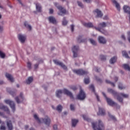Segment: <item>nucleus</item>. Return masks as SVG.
I'll use <instances>...</instances> for the list:
<instances>
[{"label": "nucleus", "instance_id": "10", "mask_svg": "<svg viewBox=\"0 0 130 130\" xmlns=\"http://www.w3.org/2000/svg\"><path fill=\"white\" fill-rule=\"evenodd\" d=\"M54 6H55V7H56V8L58 9V10H59L60 12L62 13V14H66V13H67V10H66L64 8L62 7L61 6L58 5V3H54Z\"/></svg>", "mask_w": 130, "mask_h": 130}, {"label": "nucleus", "instance_id": "20", "mask_svg": "<svg viewBox=\"0 0 130 130\" xmlns=\"http://www.w3.org/2000/svg\"><path fill=\"white\" fill-rule=\"evenodd\" d=\"M77 42L78 43H82L83 42H87V39H82V36H79L77 38Z\"/></svg>", "mask_w": 130, "mask_h": 130}, {"label": "nucleus", "instance_id": "16", "mask_svg": "<svg viewBox=\"0 0 130 130\" xmlns=\"http://www.w3.org/2000/svg\"><path fill=\"white\" fill-rule=\"evenodd\" d=\"M89 89L92 91V92L94 93L98 101H100V99H99V95H98V94H97V93L95 92V87H94V85L93 84L90 85L89 86Z\"/></svg>", "mask_w": 130, "mask_h": 130}, {"label": "nucleus", "instance_id": "11", "mask_svg": "<svg viewBox=\"0 0 130 130\" xmlns=\"http://www.w3.org/2000/svg\"><path fill=\"white\" fill-rule=\"evenodd\" d=\"M53 62L57 66H59V67H61V68H62L63 70H67L68 69L67 66H66L64 64L62 63V62H60L57 60H53Z\"/></svg>", "mask_w": 130, "mask_h": 130}, {"label": "nucleus", "instance_id": "37", "mask_svg": "<svg viewBox=\"0 0 130 130\" xmlns=\"http://www.w3.org/2000/svg\"><path fill=\"white\" fill-rule=\"evenodd\" d=\"M118 95L119 97H120V96H122V97H123L124 98H127L128 97V95L127 94H125L123 93H118Z\"/></svg>", "mask_w": 130, "mask_h": 130}, {"label": "nucleus", "instance_id": "28", "mask_svg": "<svg viewBox=\"0 0 130 130\" xmlns=\"http://www.w3.org/2000/svg\"><path fill=\"white\" fill-rule=\"evenodd\" d=\"M79 122V120L76 119H72V127H76L77 125V123Z\"/></svg>", "mask_w": 130, "mask_h": 130}, {"label": "nucleus", "instance_id": "33", "mask_svg": "<svg viewBox=\"0 0 130 130\" xmlns=\"http://www.w3.org/2000/svg\"><path fill=\"white\" fill-rule=\"evenodd\" d=\"M56 110L58 112H61V111H62V106L60 105H58L56 108Z\"/></svg>", "mask_w": 130, "mask_h": 130}, {"label": "nucleus", "instance_id": "55", "mask_svg": "<svg viewBox=\"0 0 130 130\" xmlns=\"http://www.w3.org/2000/svg\"><path fill=\"white\" fill-rule=\"evenodd\" d=\"M53 127L54 130H57V125H54Z\"/></svg>", "mask_w": 130, "mask_h": 130}, {"label": "nucleus", "instance_id": "53", "mask_svg": "<svg viewBox=\"0 0 130 130\" xmlns=\"http://www.w3.org/2000/svg\"><path fill=\"white\" fill-rule=\"evenodd\" d=\"M71 29L72 32H74V30L75 29V25H74V24H72L71 25Z\"/></svg>", "mask_w": 130, "mask_h": 130}, {"label": "nucleus", "instance_id": "13", "mask_svg": "<svg viewBox=\"0 0 130 130\" xmlns=\"http://www.w3.org/2000/svg\"><path fill=\"white\" fill-rule=\"evenodd\" d=\"M48 20L49 21V23L53 24V25H56V24H57V21H56V19L53 16L49 17Z\"/></svg>", "mask_w": 130, "mask_h": 130}, {"label": "nucleus", "instance_id": "54", "mask_svg": "<svg viewBox=\"0 0 130 130\" xmlns=\"http://www.w3.org/2000/svg\"><path fill=\"white\" fill-rule=\"evenodd\" d=\"M49 14H50L51 15L53 14V9H49Z\"/></svg>", "mask_w": 130, "mask_h": 130}, {"label": "nucleus", "instance_id": "5", "mask_svg": "<svg viewBox=\"0 0 130 130\" xmlns=\"http://www.w3.org/2000/svg\"><path fill=\"white\" fill-rule=\"evenodd\" d=\"M73 72L74 74H76V75H78L79 76H84V75H88L89 74L88 71H86L83 69H75L73 70Z\"/></svg>", "mask_w": 130, "mask_h": 130}, {"label": "nucleus", "instance_id": "26", "mask_svg": "<svg viewBox=\"0 0 130 130\" xmlns=\"http://www.w3.org/2000/svg\"><path fill=\"white\" fill-rule=\"evenodd\" d=\"M83 25L84 27H86V28H93V23H92V22H84Z\"/></svg>", "mask_w": 130, "mask_h": 130}, {"label": "nucleus", "instance_id": "45", "mask_svg": "<svg viewBox=\"0 0 130 130\" xmlns=\"http://www.w3.org/2000/svg\"><path fill=\"white\" fill-rule=\"evenodd\" d=\"M95 80L97 81V82L100 83V84L102 83V80L101 79H100L99 77L97 76H95Z\"/></svg>", "mask_w": 130, "mask_h": 130}, {"label": "nucleus", "instance_id": "41", "mask_svg": "<svg viewBox=\"0 0 130 130\" xmlns=\"http://www.w3.org/2000/svg\"><path fill=\"white\" fill-rule=\"evenodd\" d=\"M77 4H78V6H79V7H80V8H84V5L83 4V3H82V2L80 1H77Z\"/></svg>", "mask_w": 130, "mask_h": 130}, {"label": "nucleus", "instance_id": "58", "mask_svg": "<svg viewBox=\"0 0 130 130\" xmlns=\"http://www.w3.org/2000/svg\"><path fill=\"white\" fill-rule=\"evenodd\" d=\"M128 40L129 42L130 43V31L128 32Z\"/></svg>", "mask_w": 130, "mask_h": 130}, {"label": "nucleus", "instance_id": "21", "mask_svg": "<svg viewBox=\"0 0 130 130\" xmlns=\"http://www.w3.org/2000/svg\"><path fill=\"white\" fill-rule=\"evenodd\" d=\"M99 112L98 115H105V110L102 108L99 107Z\"/></svg>", "mask_w": 130, "mask_h": 130}, {"label": "nucleus", "instance_id": "22", "mask_svg": "<svg viewBox=\"0 0 130 130\" xmlns=\"http://www.w3.org/2000/svg\"><path fill=\"white\" fill-rule=\"evenodd\" d=\"M117 60V57L116 56H113L109 60V62L111 64H114Z\"/></svg>", "mask_w": 130, "mask_h": 130}, {"label": "nucleus", "instance_id": "18", "mask_svg": "<svg viewBox=\"0 0 130 130\" xmlns=\"http://www.w3.org/2000/svg\"><path fill=\"white\" fill-rule=\"evenodd\" d=\"M5 76L6 78H8V80H9V81H10V82H11L12 83L14 82V78H13V76H12V75L7 73H6Z\"/></svg>", "mask_w": 130, "mask_h": 130}, {"label": "nucleus", "instance_id": "15", "mask_svg": "<svg viewBox=\"0 0 130 130\" xmlns=\"http://www.w3.org/2000/svg\"><path fill=\"white\" fill-rule=\"evenodd\" d=\"M18 38L21 43H24L26 40V37L24 35L18 34Z\"/></svg>", "mask_w": 130, "mask_h": 130}, {"label": "nucleus", "instance_id": "14", "mask_svg": "<svg viewBox=\"0 0 130 130\" xmlns=\"http://www.w3.org/2000/svg\"><path fill=\"white\" fill-rule=\"evenodd\" d=\"M98 41L99 43H100L101 44H106L107 42L106 39L102 36H99Z\"/></svg>", "mask_w": 130, "mask_h": 130}, {"label": "nucleus", "instance_id": "43", "mask_svg": "<svg viewBox=\"0 0 130 130\" xmlns=\"http://www.w3.org/2000/svg\"><path fill=\"white\" fill-rule=\"evenodd\" d=\"M118 88L120 89V90H122L123 89H124V87H123V86L122 85V83H119L118 84Z\"/></svg>", "mask_w": 130, "mask_h": 130}, {"label": "nucleus", "instance_id": "47", "mask_svg": "<svg viewBox=\"0 0 130 130\" xmlns=\"http://www.w3.org/2000/svg\"><path fill=\"white\" fill-rule=\"evenodd\" d=\"M5 56H6V54L3 53L2 51H0V57H1V58H5Z\"/></svg>", "mask_w": 130, "mask_h": 130}, {"label": "nucleus", "instance_id": "31", "mask_svg": "<svg viewBox=\"0 0 130 130\" xmlns=\"http://www.w3.org/2000/svg\"><path fill=\"white\" fill-rule=\"evenodd\" d=\"M24 25L25 27L27 28V29H29V31H31L32 30V26H31V25H30L29 23H28V22L25 21L24 23Z\"/></svg>", "mask_w": 130, "mask_h": 130}, {"label": "nucleus", "instance_id": "59", "mask_svg": "<svg viewBox=\"0 0 130 130\" xmlns=\"http://www.w3.org/2000/svg\"><path fill=\"white\" fill-rule=\"evenodd\" d=\"M3 31H4V27L0 26V32H3Z\"/></svg>", "mask_w": 130, "mask_h": 130}, {"label": "nucleus", "instance_id": "50", "mask_svg": "<svg viewBox=\"0 0 130 130\" xmlns=\"http://www.w3.org/2000/svg\"><path fill=\"white\" fill-rule=\"evenodd\" d=\"M109 114V117H110V118H112V119H113V120H116V119L115 118V117H114V116H113L112 115L110 114V113H108Z\"/></svg>", "mask_w": 130, "mask_h": 130}, {"label": "nucleus", "instance_id": "61", "mask_svg": "<svg viewBox=\"0 0 130 130\" xmlns=\"http://www.w3.org/2000/svg\"><path fill=\"white\" fill-rule=\"evenodd\" d=\"M7 92H9L10 94H13V92H12V91H10V88H7Z\"/></svg>", "mask_w": 130, "mask_h": 130}, {"label": "nucleus", "instance_id": "27", "mask_svg": "<svg viewBox=\"0 0 130 130\" xmlns=\"http://www.w3.org/2000/svg\"><path fill=\"white\" fill-rule=\"evenodd\" d=\"M7 126L8 127V130H13V124H12L11 120H8L7 122Z\"/></svg>", "mask_w": 130, "mask_h": 130}, {"label": "nucleus", "instance_id": "7", "mask_svg": "<svg viewBox=\"0 0 130 130\" xmlns=\"http://www.w3.org/2000/svg\"><path fill=\"white\" fill-rule=\"evenodd\" d=\"M85 98H86V94H85V92L83 90H81L80 91L79 94L77 95V99L78 100H85Z\"/></svg>", "mask_w": 130, "mask_h": 130}, {"label": "nucleus", "instance_id": "17", "mask_svg": "<svg viewBox=\"0 0 130 130\" xmlns=\"http://www.w3.org/2000/svg\"><path fill=\"white\" fill-rule=\"evenodd\" d=\"M0 109H3L4 111H6L8 114L10 113V110L7 106L4 105L3 104H0Z\"/></svg>", "mask_w": 130, "mask_h": 130}, {"label": "nucleus", "instance_id": "3", "mask_svg": "<svg viewBox=\"0 0 130 130\" xmlns=\"http://www.w3.org/2000/svg\"><path fill=\"white\" fill-rule=\"evenodd\" d=\"M108 92L109 93H111V94H112L114 97H117V100H118L120 103H122L123 100L121 98V97L119 96V95L117 92H116V91L111 88H108Z\"/></svg>", "mask_w": 130, "mask_h": 130}, {"label": "nucleus", "instance_id": "29", "mask_svg": "<svg viewBox=\"0 0 130 130\" xmlns=\"http://www.w3.org/2000/svg\"><path fill=\"white\" fill-rule=\"evenodd\" d=\"M112 3L115 5L117 10L120 11V5H119V4L117 3V2L115 0H112Z\"/></svg>", "mask_w": 130, "mask_h": 130}, {"label": "nucleus", "instance_id": "6", "mask_svg": "<svg viewBox=\"0 0 130 130\" xmlns=\"http://www.w3.org/2000/svg\"><path fill=\"white\" fill-rule=\"evenodd\" d=\"M80 48L79 46H74L72 48V52L73 53V57H78V52Z\"/></svg>", "mask_w": 130, "mask_h": 130}, {"label": "nucleus", "instance_id": "49", "mask_svg": "<svg viewBox=\"0 0 130 130\" xmlns=\"http://www.w3.org/2000/svg\"><path fill=\"white\" fill-rule=\"evenodd\" d=\"M31 66H32V64L29 61L27 62V68L29 70H31L32 69V67H31Z\"/></svg>", "mask_w": 130, "mask_h": 130}, {"label": "nucleus", "instance_id": "8", "mask_svg": "<svg viewBox=\"0 0 130 130\" xmlns=\"http://www.w3.org/2000/svg\"><path fill=\"white\" fill-rule=\"evenodd\" d=\"M41 120L42 122L46 124V125L49 126L51 121L50 118L48 116H46L44 118H42Z\"/></svg>", "mask_w": 130, "mask_h": 130}, {"label": "nucleus", "instance_id": "34", "mask_svg": "<svg viewBox=\"0 0 130 130\" xmlns=\"http://www.w3.org/2000/svg\"><path fill=\"white\" fill-rule=\"evenodd\" d=\"M106 83H107V84H110L112 87H115V84H114V83L108 80H106Z\"/></svg>", "mask_w": 130, "mask_h": 130}, {"label": "nucleus", "instance_id": "56", "mask_svg": "<svg viewBox=\"0 0 130 130\" xmlns=\"http://www.w3.org/2000/svg\"><path fill=\"white\" fill-rule=\"evenodd\" d=\"M39 66V63H36L34 65L35 70H36V69L38 68Z\"/></svg>", "mask_w": 130, "mask_h": 130}, {"label": "nucleus", "instance_id": "32", "mask_svg": "<svg viewBox=\"0 0 130 130\" xmlns=\"http://www.w3.org/2000/svg\"><path fill=\"white\" fill-rule=\"evenodd\" d=\"M33 82V77H29L28 78L27 80H26V84L27 85H30L31 82Z\"/></svg>", "mask_w": 130, "mask_h": 130}, {"label": "nucleus", "instance_id": "44", "mask_svg": "<svg viewBox=\"0 0 130 130\" xmlns=\"http://www.w3.org/2000/svg\"><path fill=\"white\" fill-rule=\"evenodd\" d=\"M62 23L63 26H66V25L68 24V21H67V20H66V17H63Z\"/></svg>", "mask_w": 130, "mask_h": 130}, {"label": "nucleus", "instance_id": "12", "mask_svg": "<svg viewBox=\"0 0 130 130\" xmlns=\"http://www.w3.org/2000/svg\"><path fill=\"white\" fill-rule=\"evenodd\" d=\"M19 97L20 99H19V96H16L15 98V100L16 101L17 103H18V104H19V103H21V102H23V101H24V96L23 94V92H20L19 94Z\"/></svg>", "mask_w": 130, "mask_h": 130}, {"label": "nucleus", "instance_id": "64", "mask_svg": "<svg viewBox=\"0 0 130 130\" xmlns=\"http://www.w3.org/2000/svg\"><path fill=\"white\" fill-rule=\"evenodd\" d=\"M108 16L107 15H106L104 17V20H108Z\"/></svg>", "mask_w": 130, "mask_h": 130}, {"label": "nucleus", "instance_id": "52", "mask_svg": "<svg viewBox=\"0 0 130 130\" xmlns=\"http://www.w3.org/2000/svg\"><path fill=\"white\" fill-rule=\"evenodd\" d=\"M70 89H72V90H73V91H76L77 90V87L76 86H71L70 87Z\"/></svg>", "mask_w": 130, "mask_h": 130}, {"label": "nucleus", "instance_id": "2", "mask_svg": "<svg viewBox=\"0 0 130 130\" xmlns=\"http://www.w3.org/2000/svg\"><path fill=\"white\" fill-rule=\"evenodd\" d=\"M92 127L94 130H105V127L102 121L99 120L98 122H92Z\"/></svg>", "mask_w": 130, "mask_h": 130}, {"label": "nucleus", "instance_id": "1", "mask_svg": "<svg viewBox=\"0 0 130 130\" xmlns=\"http://www.w3.org/2000/svg\"><path fill=\"white\" fill-rule=\"evenodd\" d=\"M63 93V94H65V95L69 96L71 99H74V95H73V93H72V92L70 91L66 88H64L63 90H57L55 92L56 96H57V98H61Z\"/></svg>", "mask_w": 130, "mask_h": 130}, {"label": "nucleus", "instance_id": "63", "mask_svg": "<svg viewBox=\"0 0 130 130\" xmlns=\"http://www.w3.org/2000/svg\"><path fill=\"white\" fill-rule=\"evenodd\" d=\"M114 80H115V82H117V81H118V77H115Z\"/></svg>", "mask_w": 130, "mask_h": 130}, {"label": "nucleus", "instance_id": "4", "mask_svg": "<svg viewBox=\"0 0 130 130\" xmlns=\"http://www.w3.org/2000/svg\"><path fill=\"white\" fill-rule=\"evenodd\" d=\"M102 94H103V96L105 97L108 104L109 105H110V106H117V104L116 103L114 102V101H113L112 100H111V99L108 98L107 97V96L106 95V94H105V93L102 92Z\"/></svg>", "mask_w": 130, "mask_h": 130}, {"label": "nucleus", "instance_id": "48", "mask_svg": "<svg viewBox=\"0 0 130 130\" xmlns=\"http://www.w3.org/2000/svg\"><path fill=\"white\" fill-rule=\"evenodd\" d=\"M70 109L72 110V111H75V109H76V108H75V106L73 104L70 105Z\"/></svg>", "mask_w": 130, "mask_h": 130}, {"label": "nucleus", "instance_id": "19", "mask_svg": "<svg viewBox=\"0 0 130 130\" xmlns=\"http://www.w3.org/2000/svg\"><path fill=\"white\" fill-rule=\"evenodd\" d=\"M95 30H96L97 31H99V32H101V33H102V34H104V35H106L107 36L108 35V32H107V31L105 30H102L100 28H97V27H94Z\"/></svg>", "mask_w": 130, "mask_h": 130}, {"label": "nucleus", "instance_id": "51", "mask_svg": "<svg viewBox=\"0 0 130 130\" xmlns=\"http://www.w3.org/2000/svg\"><path fill=\"white\" fill-rule=\"evenodd\" d=\"M34 117L35 119H36V120H38L39 122H40V120L39 119V118L38 117V116H37V115L35 114L34 115Z\"/></svg>", "mask_w": 130, "mask_h": 130}, {"label": "nucleus", "instance_id": "24", "mask_svg": "<svg viewBox=\"0 0 130 130\" xmlns=\"http://www.w3.org/2000/svg\"><path fill=\"white\" fill-rule=\"evenodd\" d=\"M95 13H96L97 15L96 17L98 18H102L103 16V14L102 13V12H101V11L96 9L94 11Z\"/></svg>", "mask_w": 130, "mask_h": 130}, {"label": "nucleus", "instance_id": "60", "mask_svg": "<svg viewBox=\"0 0 130 130\" xmlns=\"http://www.w3.org/2000/svg\"><path fill=\"white\" fill-rule=\"evenodd\" d=\"M91 0H83V2H85L86 3H87L89 4L91 2Z\"/></svg>", "mask_w": 130, "mask_h": 130}, {"label": "nucleus", "instance_id": "40", "mask_svg": "<svg viewBox=\"0 0 130 130\" xmlns=\"http://www.w3.org/2000/svg\"><path fill=\"white\" fill-rule=\"evenodd\" d=\"M1 130H6V126H5V122H2V124L0 127Z\"/></svg>", "mask_w": 130, "mask_h": 130}, {"label": "nucleus", "instance_id": "39", "mask_svg": "<svg viewBox=\"0 0 130 130\" xmlns=\"http://www.w3.org/2000/svg\"><path fill=\"white\" fill-rule=\"evenodd\" d=\"M100 57V59H101V60H103L104 61L106 60V56H105L104 55H101Z\"/></svg>", "mask_w": 130, "mask_h": 130}, {"label": "nucleus", "instance_id": "30", "mask_svg": "<svg viewBox=\"0 0 130 130\" xmlns=\"http://www.w3.org/2000/svg\"><path fill=\"white\" fill-rule=\"evenodd\" d=\"M106 26H107L106 23L103 22L102 23H100L98 25V27H96V28H100L101 29H102V28H105V27H106Z\"/></svg>", "mask_w": 130, "mask_h": 130}, {"label": "nucleus", "instance_id": "25", "mask_svg": "<svg viewBox=\"0 0 130 130\" xmlns=\"http://www.w3.org/2000/svg\"><path fill=\"white\" fill-rule=\"evenodd\" d=\"M36 7L37 12H38L39 13H41L42 12V7H41V5H40L39 3H37L36 4Z\"/></svg>", "mask_w": 130, "mask_h": 130}, {"label": "nucleus", "instance_id": "42", "mask_svg": "<svg viewBox=\"0 0 130 130\" xmlns=\"http://www.w3.org/2000/svg\"><path fill=\"white\" fill-rule=\"evenodd\" d=\"M122 54L123 56H125V57H126V58H130L129 56H128V54L125 51H123Z\"/></svg>", "mask_w": 130, "mask_h": 130}, {"label": "nucleus", "instance_id": "46", "mask_svg": "<svg viewBox=\"0 0 130 130\" xmlns=\"http://www.w3.org/2000/svg\"><path fill=\"white\" fill-rule=\"evenodd\" d=\"M82 117L84 120H86V121H89V118H88V116L86 115H83Z\"/></svg>", "mask_w": 130, "mask_h": 130}, {"label": "nucleus", "instance_id": "62", "mask_svg": "<svg viewBox=\"0 0 130 130\" xmlns=\"http://www.w3.org/2000/svg\"><path fill=\"white\" fill-rule=\"evenodd\" d=\"M121 38L122 39H123V40H125V37L124 36V35H122L121 36Z\"/></svg>", "mask_w": 130, "mask_h": 130}, {"label": "nucleus", "instance_id": "57", "mask_svg": "<svg viewBox=\"0 0 130 130\" xmlns=\"http://www.w3.org/2000/svg\"><path fill=\"white\" fill-rule=\"evenodd\" d=\"M0 116H3V117H5V114L3 112H0Z\"/></svg>", "mask_w": 130, "mask_h": 130}, {"label": "nucleus", "instance_id": "35", "mask_svg": "<svg viewBox=\"0 0 130 130\" xmlns=\"http://www.w3.org/2000/svg\"><path fill=\"white\" fill-rule=\"evenodd\" d=\"M84 83L86 85H88V84H89L90 83V78L87 77L86 78H84Z\"/></svg>", "mask_w": 130, "mask_h": 130}, {"label": "nucleus", "instance_id": "38", "mask_svg": "<svg viewBox=\"0 0 130 130\" xmlns=\"http://www.w3.org/2000/svg\"><path fill=\"white\" fill-rule=\"evenodd\" d=\"M89 41L90 43L92 44V45H96L97 44L96 41H95V40H93L92 39H90Z\"/></svg>", "mask_w": 130, "mask_h": 130}, {"label": "nucleus", "instance_id": "36", "mask_svg": "<svg viewBox=\"0 0 130 130\" xmlns=\"http://www.w3.org/2000/svg\"><path fill=\"white\" fill-rule=\"evenodd\" d=\"M123 67L125 70L130 71V67L127 64H124Z\"/></svg>", "mask_w": 130, "mask_h": 130}, {"label": "nucleus", "instance_id": "23", "mask_svg": "<svg viewBox=\"0 0 130 130\" xmlns=\"http://www.w3.org/2000/svg\"><path fill=\"white\" fill-rule=\"evenodd\" d=\"M123 10L124 13H126L127 14H128V15H130V7L127 6H123Z\"/></svg>", "mask_w": 130, "mask_h": 130}, {"label": "nucleus", "instance_id": "9", "mask_svg": "<svg viewBox=\"0 0 130 130\" xmlns=\"http://www.w3.org/2000/svg\"><path fill=\"white\" fill-rule=\"evenodd\" d=\"M5 103H6V104H9L11 108H12L13 112H15V111L16 110V108L15 107V103H14L13 101L8 100H5Z\"/></svg>", "mask_w": 130, "mask_h": 130}]
</instances>
